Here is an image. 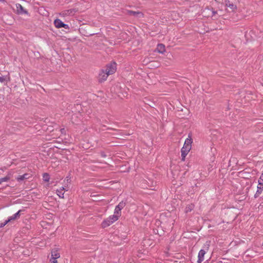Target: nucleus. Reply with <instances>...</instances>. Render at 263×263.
I'll list each match as a JSON object with an SVG mask.
<instances>
[{"instance_id": "1", "label": "nucleus", "mask_w": 263, "mask_h": 263, "mask_svg": "<svg viewBox=\"0 0 263 263\" xmlns=\"http://www.w3.org/2000/svg\"><path fill=\"white\" fill-rule=\"evenodd\" d=\"M192 143V135L191 133H190L188 134V137L185 139L183 146L181 149L182 161L185 160V157L191 149Z\"/></svg>"}, {"instance_id": "2", "label": "nucleus", "mask_w": 263, "mask_h": 263, "mask_svg": "<svg viewBox=\"0 0 263 263\" xmlns=\"http://www.w3.org/2000/svg\"><path fill=\"white\" fill-rule=\"evenodd\" d=\"M263 191V172L261 174L258 180V185L257 187V191L254 195V197L257 198L261 194Z\"/></svg>"}, {"instance_id": "3", "label": "nucleus", "mask_w": 263, "mask_h": 263, "mask_svg": "<svg viewBox=\"0 0 263 263\" xmlns=\"http://www.w3.org/2000/svg\"><path fill=\"white\" fill-rule=\"evenodd\" d=\"M117 70V64L115 62H112L107 65L105 71L108 72V74H112L114 73Z\"/></svg>"}, {"instance_id": "4", "label": "nucleus", "mask_w": 263, "mask_h": 263, "mask_svg": "<svg viewBox=\"0 0 263 263\" xmlns=\"http://www.w3.org/2000/svg\"><path fill=\"white\" fill-rule=\"evenodd\" d=\"M16 12L18 14H28V11L25 10L20 4H16L15 5Z\"/></svg>"}, {"instance_id": "5", "label": "nucleus", "mask_w": 263, "mask_h": 263, "mask_svg": "<svg viewBox=\"0 0 263 263\" xmlns=\"http://www.w3.org/2000/svg\"><path fill=\"white\" fill-rule=\"evenodd\" d=\"M54 24L57 28L63 27L67 29L68 27V25L64 24L60 19H56L54 21Z\"/></svg>"}, {"instance_id": "6", "label": "nucleus", "mask_w": 263, "mask_h": 263, "mask_svg": "<svg viewBox=\"0 0 263 263\" xmlns=\"http://www.w3.org/2000/svg\"><path fill=\"white\" fill-rule=\"evenodd\" d=\"M110 75V74L108 73L107 71H105L104 69H102L99 73V79L100 81H105L108 76Z\"/></svg>"}, {"instance_id": "7", "label": "nucleus", "mask_w": 263, "mask_h": 263, "mask_svg": "<svg viewBox=\"0 0 263 263\" xmlns=\"http://www.w3.org/2000/svg\"><path fill=\"white\" fill-rule=\"evenodd\" d=\"M31 177V175L28 173H25L22 175H19L16 178V180L18 182H22L25 180L29 179Z\"/></svg>"}, {"instance_id": "8", "label": "nucleus", "mask_w": 263, "mask_h": 263, "mask_svg": "<svg viewBox=\"0 0 263 263\" xmlns=\"http://www.w3.org/2000/svg\"><path fill=\"white\" fill-rule=\"evenodd\" d=\"M205 253H206V251L203 249H201L199 251V252L198 253V260H197L198 263H201L202 261H203V260L204 259V255Z\"/></svg>"}, {"instance_id": "9", "label": "nucleus", "mask_w": 263, "mask_h": 263, "mask_svg": "<svg viewBox=\"0 0 263 263\" xmlns=\"http://www.w3.org/2000/svg\"><path fill=\"white\" fill-rule=\"evenodd\" d=\"M127 13L129 15H133L137 18L142 17L143 16V13L140 11H134L132 10H129L128 11Z\"/></svg>"}, {"instance_id": "10", "label": "nucleus", "mask_w": 263, "mask_h": 263, "mask_svg": "<svg viewBox=\"0 0 263 263\" xmlns=\"http://www.w3.org/2000/svg\"><path fill=\"white\" fill-rule=\"evenodd\" d=\"M21 211H22L21 210H19L16 213L13 214V215L9 217L8 219L7 220V221L9 222L12 220H14L18 219L20 217V215H21L20 213H21Z\"/></svg>"}, {"instance_id": "11", "label": "nucleus", "mask_w": 263, "mask_h": 263, "mask_svg": "<svg viewBox=\"0 0 263 263\" xmlns=\"http://www.w3.org/2000/svg\"><path fill=\"white\" fill-rule=\"evenodd\" d=\"M224 3L226 6L231 9L232 11H234L236 8L237 7L235 5L231 3L229 0H224Z\"/></svg>"}, {"instance_id": "12", "label": "nucleus", "mask_w": 263, "mask_h": 263, "mask_svg": "<svg viewBox=\"0 0 263 263\" xmlns=\"http://www.w3.org/2000/svg\"><path fill=\"white\" fill-rule=\"evenodd\" d=\"M156 50L158 52L160 53H163L165 51V48L164 45L163 44H158Z\"/></svg>"}, {"instance_id": "13", "label": "nucleus", "mask_w": 263, "mask_h": 263, "mask_svg": "<svg viewBox=\"0 0 263 263\" xmlns=\"http://www.w3.org/2000/svg\"><path fill=\"white\" fill-rule=\"evenodd\" d=\"M67 191L64 187H62L59 189L57 190V194L58 196L61 198H64V191Z\"/></svg>"}, {"instance_id": "14", "label": "nucleus", "mask_w": 263, "mask_h": 263, "mask_svg": "<svg viewBox=\"0 0 263 263\" xmlns=\"http://www.w3.org/2000/svg\"><path fill=\"white\" fill-rule=\"evenodd\" d=\"M109 218L108 217L106 219L104 220L102 222V227L103 228H106L111 225L113 222H111Z\"/></svg>"}, {"instance_id": "15", "label": "nucleus", "mask_w": 263, "mask_h": 263, "mask_svg": "<svg viewBox=\"0 0 263 263\" xmlns=\"http://www.w3.org/2000/svg\"><path fill=\"white\" fill-rule=\"evenodd\" d=\"M60 257V253L57 249H54L51 251V257L54 258H59Z\"/></svg>"}, {"instance_id": "16", "label": "nucleus", "mask_w": 263, "mask_h": 263, "mask_svg": "<svg viewBox=\"0 0 263 263\" xmlns=\"http://www.w3.org/2000/svg\"><path fill=\"white\" fill-rule=\"evenodd\" d=\"M10 81V77L9 75L0 77V82L1 83H7Z\"/></svg>"}, {"instance_id": "17", "label": "nucleus", "mask_w": 263, "mask_h": 263, "mask_svg": "<svg viewBox=\"0 0 263 263\" xmlns=\"http://www.w3.org/2000/svg\"><path fill=\"white\" fill-rule=\"evenodd\" d=\"M194 208V205L193 204H190L186 206L185 209V213L191 212Z\"/></svg>"}, {"instance_id": "18", "label": "nucleus", "mask_w": 263, "mask_h": 263, "mask_svg": "<svg viewBox=\"0 0 263 263\" xmlns=\"http://www.w3.org/2000/svg\"><path fill=\"white\" fill-rule=\"evenodd\" d=\"M125 205H126L125 201H122L120 202H119V203L116 206L117 208H118V209H120L121 210H122L125 207Z\"/></svg>"}, {"instance_id": "19", "label": "nucleus", "mask_w": 263, "mask_h": 263, "mask_svg": "<svg viewBox=\"0 0 263 263\" xmlns=\"http://www.w3.org/2000/svg\"><path fill=\"white\" fill-rule=\"evenodd\" d=\"M121 210L116 206L115 207V210H114V213L115 215L117 216L118 217H119L121 215Z\"/></svg>"}, {"instance_id": "20", "label": "nucleus", "mask_w": 263, "mask_h": 263, "mask_svg": "<svg viewBox=\"0 0 263 263\" xmlns=\"http://www.w3.org/2000/svg\"><path fill=\"white\" fill-rule=\"evenodd\" d=\"M110 219V220L111 221V222H112L113 223L115 221H116L119 217H118L117 216L115 215V214L112 215H110L108 217Z\"/></svg>"}, {"instance_id": "21", "label": "nucleus", "mask_w": 263, "mask_h": 263, "mask_svg": "<svg viewBox=\"0 0 263 263\" xmlns=\"http://www.w3.org/2000/svg\"><path fill=\"white\" fill-rule=\"evenodd\" d=\"M110 219V220L111 221V222H112L113 223L115 221H116L119 217H118L117 216L115 215V214L112 215H110L108 217Z\"/></svg>"}, {"instance_id": "22", "label": "nucleus", "mask_w": 263, "mask_h": 263, "mask_svg": "<svg viewBox=\"0 0 263 263\" xmlns=\"http://www.w3.org/2000/svg\"><path fill=\"white\" fill-rule=\"evenodd\" d=\"M43 179L44 181L48 182L50 179V176L48 173H44L43 175Z\"/></svg>"}, {"instance_id": "23", "label": "nucleus", "mask_w": 263, "mask_h": 263, "mask_svg": "<svg viewBox=\"0 0 263 263\" xmlns=\"http://www.w3.org/2000/svg\"><path fill=\"white\" fill-rule=\"evenodd\" d=\"M10 179V176H5V177L0 178V184L4 182H7Z\"/></svg>"}, {"instance_id": "24", "label": "nucleus", "mask_w": 263, "mask_h": 263, "mask_svg": "<svg viewBox=\"0 0 263 263\" xmlns=\"http://www.w3.org/2000/svg\"><path fill=\"white\" fill-rule=\"evenodd\" d=\"M8 222L7 220H5L4 222H0V228L4 227L5 226H6Z\"/></svg>"}, {"instance_id": "25", "label": "nucleus", "mask_w": 263, "mask_h": 263, "mask_svg": "<svg viewBox=\"0 0 263 263\" xmlns=\"http://www.w3.org/2000/svg\"><path fill=\"white\" fill-rule=\"evenodd\" d=\"M57 259V258H52L51 257V259H50L51 263H58Z\"/></svg>"}, {"instance_id": "26", "label": "nucleus", "mask_w": 263, "mask_h": 263, "mask_svg": "<svg viewBox=\"0 0 263 263\" xmlns=\"http://www.w3.org/2000/svg\"><path fill=\"white\" fill-rule=\"evenodd\" d=\"M100 155H101V156L103 158H105L106 157V155L105 154L104 152H101Z\"/></svg>"}, {"instance_id": "27", "label": "nucleus", "mask_w": 263, "mask_h": 263, "mask_svg": "<svg viewBox=\"0 0 263 263\" xmlns=\"http://www.w3.org/2000/svg\"><path fill=\"white\" fill-rule=\"evenodd\" d=\"M212 16H213L215 14L217 13V12L215 11L212 10Z\"/></svg>"}, {"instance_id": "28", "label": "nucleus", "mask_w": 263, "mask_h": 263, "mask_svg": "<svg viewBox=\"0 0 263 263\" xmlns=\"http://www.w3.org/2000/svg\"><path fill=\"white\" fill-rule=\"evenodd\" d=\"M11 173H8L6 176H10L11 177Z\"/></svg>"}, {"instance_id": "29", "label": "nucleus", "mask_w": 263, "mask_h": 263, "mask_svg": "<svg viewBox=\"0 0 263 263\" xmlns=\"http://www.w3.org/2000/svg\"><path fill=\"white\" fill-rule=\"evenodd\" d=\"M0 2H5V0H0Z\"/></svg>"}, {"instance_id": "30", "label": "nucleus", "mask_w": 263, "mask_h": 263, "mask_svg": "<svg viewBox=\"0 0 263 263\" xmlns=\"http://www.w3.org/2000/svg\"><path fill=\"white\" fill-rule=\"evenodd\" d=\"M63 14H67V13L65 12V13H63Z\"/></svg>"}]
</instances>
